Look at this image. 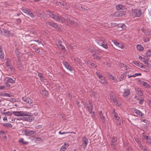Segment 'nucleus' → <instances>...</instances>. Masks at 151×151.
Listing matches in <instances>:
<instances>
[{
	"mask_svg": "<svg viewBox=\"0 0 151 151\" xmlns=\"http://www.w3.org/2000/svg\"><path fill=\"white\" fill-rule=\"evenodd\" d=\"M48 14L51 18L55 19L56 21L61 22H64L66 21L68 24H70L74 25V26H77L78 24L77 23L74 21L71 20L68 17H66V19H64V16H62V18L58 14H54L52 12H49L48 13Z\"/></svg>",
	"mask_w": 151,
	"mask_h": 151,
	"instance_id": "nucleus-1",
	"label": "nucleus"
},
{
	"mask_svg": "<svg viewBox=\"0 0 151 151\" xmlns=\"http://www.w3.org/2000/svg\"><path fill=\"white\" fill-rule=\"evenodd\" d=\"M13 113L16 116H30L31 112L26 111H14Z\"/></svg>",
	"mask_w": 151,
	"mask_h": 151,
	"instance_id": "nucleus-2",
	"label": "nucleus"
},
{
	"mask_svg": "<svg viewBox=\"0 0 151 151\" xmlns=\"http://www.w3.org/2000/svg\"><path fill=\"white\" fill-rule=\"evenodd\" d=\"M24 134L27 136H30L33 135L36 133V132L33 130H31L28 129H26L23 131Z\"/></svg>",
	"mask_w": 151,
	"mask_h": 151,
	"instance_id": "nucleus-3",
	"label": "nucleus"
},
{
	"mask_svg": "<svg viewBox=\"0 0 151 151\" xmlns=\"http://www.w3.org/2000/svg\"><path fill=\"white\" fill-rule=\"evenodd\" d=\"M82 141L83 142L81 146L84 149H85L88 143V139L86 137H84L82 138Z\"/></svg>",
	"mask_w": 151,
	"mask_h": 151,
	"instance_id": "nucleus-4",
	"label": "nucleus"
},
{
	"mask_svg": "<svg viewBox=\"0 0 151 151\" xmlns=\"http://www.w3.org/2000/svg\"><path fill=\"white\" fill-rule=\"evenodd\" d=\"M30 116H24V118H23L24 121H26L29 122H31L32 120L34 119V117L32 116V114L31 113Z\"/></svg>",
	"mask_w": 151,
	"mask_h": 151,
	"instance_id": "nucleus-5",
	"label": "nucleus"
},
{
	"mask_svg": "<svg viewBox=\"0 0 151 151\" xmlns=\"http://www.w3.org/2000/svg\"><path fill=\"white\" fill-rule=\"evenodd\" d=\"M133 15L137 17H139L142 15V12L140 10L134 9L133 12Z\"/></svg>",
	"mask_w": 151,
	"mask_h": 151,
	"instance_id": "nucleus-6",
	"label": "nucleus"
},
{
	"mask_svg": "<svg viewBox=\"0 0 151 151\" xmlns=\"http://www.w3.org/2000/svg\"><path fill=\"white\" fill-rule=\"evenodd\" d=\"M22 100L26 103L30 104L33 102V101L30 98L27 97H23L22 98Z\"/></svg>",
	"mask_w": 151,
	"mask_h": 151,
	"instance_id": "nucleus-7",
	"label": "nucleus"
},
{
	"mask_svg": "<svg viewBox=\"0 0 151 151\" xmlns=\"http://www.w3.org/2000/svg\"><path fill=\"white\" fill-rule=\"evenodd\" d=\"M63 64L65 68L70 71H72L73 69L71 66L69 64L65 61H63Z\"/></svg>",
	"mask_w": 151,
	"mask_h": 151,
	"instance_id": "nucleus-8",
	"label": "nucleus"
},
{
	"mask_svg": "<svg viewBox=\"0 0 151 151\" xmlns=\"http://www.w3.org/2000/svg\"><path fill=\"white\" fill-rule=\"evenodd\" d=\"M45 23L47 25H49L55 28H57L58 27V25L56 24L53 23L51 22H47Z\"/></svg>",
	"mask_w": 151,
	"mask_h": 151,
	"instance_id": "nucleus-9",
	"label": "nucleus"
},
{
	"mask_svg": "<svg viewBox=\"0 0 151 151\" xmlns=\"http://www.w3.org/2000/svg\"><path fill=\"white\" fill-rule=\"evenodd\" d=\"M69 144L66 142H65L64 143V145H63L61 147L60 151H65L66 150L67 148L69 146Z\"/></svg>",
	"mask_w": 151,
	"mask_h": 151,
	"instance_id": "nucleus-10",
	"label": "nucleus"
},
{
	"mask_svg": "<svg viewBox=\"0 0 151 151\" xmlns=\"http://www.w3.org/2000/svg\"><path fill=\"white\" fill-rule=\"evenodd\" d=\"M130 93V90L129 89H125L124 90L123 96L124 97L128 96Z\"/></svg>",
	"mask_w": 151,
	"mask_h": 151,
	"instance_id": "nucleus-11",
	"label": "nucleus"
},
{
	"mask_svg": "<svg viewBox=\"0 0 151 151\" xmlns=\"http://www.w3.org/2000/svg\"><path fill=\"white\" fill-rule=\"evenodd\" d=\"M127 12L125 11H121L117 12L116 13L118 17H122L125 15Z\"/></svg>",
	"mask_w": 151,
	"mask_h": 151,
	"instance_id": "nucleus-12",
	"label": "nucleus"
},
{
	"mask_svg": "<svg viewBox=\"0 0 151 151\" xmlns=\"http://www.w3.org/2000/svg\"><path fill=\"white\" fill-rule=\"evenodd\" d=\"M89 104L88 105L87 107L88 109V111L90 113H94L92 111V110L93 109V106L91 104V102L90 101H89Z\"/></svg>",
	"mask_w": 151,
	"mask_h": 151,
	"instance_id": "nucleus-13",
	"label": "nucleus"
},
{
	"mask_svg": "<svg viewBox=\"0 0 151 151\" xmlns=\"http://www.w3.org/2000/svg\"><path fill=\"white\" fill-rule=\"evenodd\" d=\"M143 138L144 139L147 140L148 143L151 145V139L147 135H144L143 136Z\"/></svg>",
	"mask_w": 151,
	"mask_h": 151,
	"instance_id": "nucleus-14",
	"label": "nucleus"
},
{
	"mask_svg": "<svg viewBox=\"0 0 151 151\" xmlns=\"http://www.w3.org/2000/svg\"><path fill=\"white\" fill-rule=\"evenodd\" d=\"M5 78L7 82L13 84L15 82V80L13 79L12 78L6 77Z\"/></svg>",
	"mask_w": 151,
	"mask_h": 151,
	"instance_id": "nucleus-15",
	"label": "nucleus"
},
{
	"mask_svg": "<svg viewBox=\"0 0 151 151\" xmlns=\"http://www.w3.org/2000/svg\"><path fill=\"white\" fill-rule=\"evenodd\" d=\"M134 111L135 113L140 117L142 116L144 114L142 112L136 109H134Z\"/></svg>",
	"mask_w": 151,
	"mask_h": 151,
	"instance_id": "nucleus-16",
	"label": "nucleus"
},
{
	"mask_svg": "<svg viewBox=\"0 0 151 151\" xmlns=\"http://www.w3.org/2000/svg\"><path fill=\"white\" fill-rule=\"evenodd\" d=\"M114 44L117 46L118 47L122 49H124V46L123 44L121 43H118L117 42H115Z\"/></svg>",
	"mask_w": 151,
	"mask_h": 151,
	"instance_id": "nucleus-17",
	"label": "nucleus"
},
{
	"mask_svg": "<svg viewBox=\"0 0 151 151\" xmlns=\"http://www.w3.org/2000/svg\"><path fill=\"white\" fill-rule=\"evenodd\" d=\"M133 63L136 65L140 68L143 67V64L141 63H138L137 61H133Z\"/></svg>",
	"mask_w": 151,
	"mask_h": 151,
	"instance_id": "nucleus-18",
	"label": "nucleus"
},
{
	"mask_svg": "<svg viewBox=\"0 0 151 151\" xmlns=\"http://www.w3.org/2000/svg\"><path fill=\"white\" fill-rule=\"evenodd\" d=\"M3 126L5 128H12V124L9 123H5L3 124Z\"/></svg>",
	"mask_w": 151,
	"mask_h": 151,
	"instance_id": "nucleus-19",
	"label": "nucleus"
},
{
	"mask_svg": "<svg viewBox=\"0 0 151 151\" xmlns=\"http://www.w3.org/2000/svg\"><path fill=\"white\" fill-rule=\"evenodd\" d=\"M141 84H142L143 86H145L147 88H149L150 86L147 82H145L144 81H141Z\"/></svg>",
	"mask_w": 151,
	"mask_h": 151,
	"instance_id": "nucleus-20",
	"label": "nucleus"
},
{
	"mask_svg": "<svg viewBox=\"0 0 151 151\" xmlns=\"http://www.w3.org/2000/svg\"><path fill=\"white\" fill-rule=\"evenodd\" d=\"M7 66L8 67V68L10 69L12 73H14L15 69L13 66L10 65H9L7 64Z\"/></svg>",
	"mask_w": 151,
	"mask_h": 151,
	"instance_id": "nucleus-21",
	"label": "nucleus"
},
{
	"mask_svg": "<svg viewBox=\"0 0 151 151\" xmlns=\"http://www.w3.org/2000/svg\"><path fill=\"white\" fill-rule=\"evenodd\" d=\"M111 101L114 102V104L117 105V106H119L120 105V103L116 99H113Z\"/></svg>",
	"mask_w": 151,
	"mask_h": 151,
	"instance_id": "nucleus-22",
	"label": "nucleus"
},
{
	"mask_svg": "<svg viewBox=\"0 0 151 151\" xmlns=\"http://www.w3.org/2000/svg\"><path fill=\"white\" fill-rule=\"evenodd\" d=\"M148 58H142V59H140V60L145 64H148Z\"/></svg>",
	"mask_w": 151,
	"mask_h": 151,
	"instance_id": "nucleus-23",
	"label": "nucleus"
},
{
	"mask_svg": "<svg viewBox=\"0 0 151 151\" xmlns=\"http://www.w3.org/2000/svg\"><path fill=\"white\" fill-rule=\"evenodd\" d=\"M1 95L3 96H7L10 97L12 96V95L8 93H4L1 94Z\"/></svg>",
	"mask_w": 151,
	"mask_h": 151,
	"instance_id": "nucleus-24",
	"label": "nucleus"
},
{
	"mask_svg": "<svg viewBox=\"0 0 151 151\" xmlns=\"http://www.w3.org/2000/svg\"><path fill=\"white\" fill-rule=\"evenodd\" d=\"M137 49L139 51H141L143 49V47L141 45H138L137 46Z\"/></svg>",
	"mask_w": 151,
	"mask_h": 151,
	"instance_id": "nucleus-25",
	"label": "nucleus"
},
{
	"mask_svg": "<svg viewBox=\"0 0 151 151\" xmlns=\"http://www.w3.org/2000/svg\"><path fill=\"white\" fill-rule=\"evenodd\" d=\"M117 138L116 137H113L111 140L110 144H117Z\"/></svg>",
	"mask_w": 151,
	"mask_h": 151,
	"instance_id": "nucleus-26",
	"label": "nucleus"
},
{
	"mask_svg": "<svg viewBox=\"0 0 151 151\" xmlns=\"http://www.w3.org/2000/svg\"><path fill=\"white\" fill-rule=\"evenodd\" d=\"M126 7L125 6H124L119 4L118 5V7L117 6V10L123 9H125Z\"/></svg>",
	"mask_w": 151,
	"mask_h": 151,
	"instance_id": "nucleus-27",
	"label": "nucleus"
},
{
	"mask_svg": "<svg viewBox=\"0 0 151 151\" xmlns=\"http://www.w3.org/2000/svg\"><path fill=\"white\" fill-rule=\"evenodd\" d=\"M119 65L121 68L124 67L125 69L127 70V66H126L125 64L123 63H120Z\"/></svg>",
	"mask_w": 151,
	"mask_h": 151,
	"instance_id": "nucleus-28",
	"label": "nucleus"
},
{
	"mask_svg": "<svg viewBox=\"0 0 151 151\" xmlns=\"http://www.w3.org/2000/svg\"><path fill=\"white\" fill-rule=\"evenodd\" d=\"M92 56L94 59L98 60H100L101 59V57H100L98 56L95 54H93Z\"/></svg>",
	"mask_w": 151,
	"mask_h": 151,
	"instance_id": "nucleus-29",
	"label": "nucleus"
},
{
	"mask_svg": "<svg viewBox=\"0 0 151 151\" xmlns=\"http://www.w3.org/2000/svg\"><path fill=\"white\" fill-rule=\"evenodd\" d=\"M19 142L20 143H21L23 144V145H26L28 143V142H24V139L21 138L19 140Z\"/></svg>",
	"mask_w": 151,
	"mask_h": 151,
	"instance_id": "nucleus-30",
	"label": "nucleus"
},
{
	"mask_svg": "<svg viewBox=\"0 0 151 151\" xmlns=\"http://www.w3.org/2000/svg\"><path fill=\"white\" fill-rule=\"evenodd\" d=\"M151 55V51L148 50L145 53V56L147 57H150Z\"/></svg>",
	"mask_w": 151,
	"mask_h": 151,
	"instance_id": "nucleus-31",
	"label": "nucleus"
},
{
	"mask_svg": "<svg viewBox=\"0 0 151 151\" xmlns=\"http://www.w3.org/2000/svg\"><path fill=\"white\" fill-rule=\"evenodd\" d=\"M96 42L100 46H101V45H102V44L104 43V41L103 40H96Z\"/></svg>",
	"mask_w": 151,
	"mask_h": 151,
	"instance_id": "nucleus-32",
	"label": "nucleus"
},
{
	"mask_svg": "<svg viewBox=\"0 0 151 151\" xmlns=\"http://www.w3.org/2000/svg\"><path fill=\"white\" fill-rule=\"evenodd\" d=\"M0 135L1 137L4 138H6V136L5 133L3 131H1L0 132Z\"/></svg>",
	"mask_w": 151,
	"mask_h": 151,
	"instance_id": "nucleus-33",
	"label": "nucleus"
},
{
	"mask_svg": "<svg viewBox=\"0 0 151 151\" xmlns=\"http://www.w3.org/2000/svg\"><path fill=\"white\" fill-rule=\"evenodd\" d=\"M111 147L114 150H116V146L117 145V144H111Z\"/></svg>",
	"mask_w": 151,
	"mask_h": 151,
	"instance_id": "nucleus-34",
	"label": "nucleus"
},
{
	"mask_svg": "<svg viewBox=\"0 0 151 151\" xmlns=\"http://www.w3.org/2000/svg\"><path fill=\"white\" fill-rule=\"evenodd\" d=\"M102 45H101V46L102 47L106 49H107L108 48V45L106 44L105 42H104V43L102 44Z\"/></svg>",
	"mask_w": 151,
	"mask_h": 151,
	"instance_id": "nucleus-35",
	"label": "nucleus"
},
{
	"mask_svg": "<svg viewBox=\"0 0 151 151\" xmlns=\"http://www.w3.org/2000/svg\"><path fill=\"white\" fill-rule=\"evenodd\" d=\"M7 31L6 29H1V28L0 27V34H3V33H6L7 32Z\"/></svg>",
	"mask_w": 151,
	"mask_h": 151,
	"instance_id": "nucleus-36",
	"label": "nucleus"
},
{
	"mask_svg": "<svg viewBox=\"0 0 151 151\" xmlns=\"http://www.w3.org/2000/svg\"><path fill=\"white\" fill-rule=\"evenodd\" d=\"M100 82L102 84L104 85H106L107 83L105 78H104V79H103V80H101Z\"/></svg>",
	"mask_w": 151,
	"mask_h": 151,
	"instance_id": "nucleus-37",
	"label": "nucleus"
},
{
	"mask_svg": "<svg viewBox=\"0 0 151 151\" xmlns=\"http://www.w3.org/2000/svg\"><path fill=\"white\" fill-rule=\"evenodd\" d=\"M35 142L37 143H39L40 142L42 141V139L40 137L37 138L35 139Z\"/></svg>",
	"mask_w": 151,
	"mask_h": 151,
	"instance_id": "nucleus-38",
	"label": "nucleus"
},
{
	"mask_svg": "<svg viewBox=\"0 0 151 151\" xmlns=\"http://www.w3.org/2000/svg\"><path fill=\"white\" fill-rule=\"evenodd\" d=\"M28 15H29L30 17L32 18L35 17V16L33 13L30 11H29V13L28 14Z\"/></svg>",
	"mask_w": 151,
	"mask_h": 151,
	"instance_id": "nucleus-39",
	"label": "nucleus"
},
{
	"mask_svg": "<svg viewBox=\"0 0 151 151\" xmlns=\"http://www.w3.org/2000/svg\"><path fill=\"white\" fill-rule=\"evenodd\" d=\"M116 123L117 124L119 125H121V120L119 118H117L116 119Z\"/></svg>",
	"mask_w": 151,
	"mask_h": 151,
	"instance_id": "nucleus-40",
	"label": "nucleus"
},
{
	"mask_svg": "<svg viewBox=\"0 0 151 151\" xmlns=\"http://www.w3.org/2000/svg\"><path fill=\"white\" fill-rule=\"evenodd\" d=\"M143 40L145 42H147L150 41V38L149 37H144Z\"/></svg>",
	"mask_w": 151,
	"mask_h": 151,
	"instance_id": "nucleus-41",
	"label": "nucleus"
},
{
	"mask_svg": "<svg viewBox=\"0 0 151 151\" xmlns=\"http://www.w3.org/2000/svg\"><path fill=\"white\" fill-rule=\"evenodd\" d=\"M4 54L3 51L0 52V58L1 59H3L4 58Z\"/></svg>",
	"mask_w": 151,
	"mask_h": 151,
	"instance_id": "nucleus-42",
	"label": "nucleus"
},
{
	"mask_svg": "<svg viewBox=\"0 0 151 151\" xmlns=\"http://www.w3.org/2000/svg\"><path fill=\"white\" fill-rule=\"evenodd\" d=\"M23 12L26 14H28V13H29V12L30 10H27L26 9H23L22 10Z\"/></svg>",
	"mask_w": 151,
	"mask_h": 151,
	"instance_id": "nucleus-43",
	"label": "nucleus"
},
{
	"mask_svg": "<svg viewBox=\"0 0 151 151\" xmlns=\"http://www.w3.org/2000/svg\"><path fill=\"white\" fill-rule=\"evenodd\" d=\"M145 34L146 35H151V32L145 30Z\"/></svg>",
	"mask_w": 151,
	"mask_h": 151,
	"instance_id": "nucleus-44",
	"label": "nucleus"
},
{
	"mask_svg": "<svg viewBox=\"0 0 151 151\" xmlns=\"http://www.w3.org/2000/svg\"><path fill=\"white\" fill-rule=\"evenodd\" d=\"M112 80H113V82H114L115 83H117L118 82V80L116 78V77L114 76V78H112L111 79Z\"/></svg>",
	"mask_w": 151,
	"mask_h": 151,
	"instance_id": "nucleus-45",
	"label": "nucleus"
},
{
	"mask_svg": "<svg viewBox=\"0 0 151 151\" xmlns=\"http://www.w3.org/2000/svg\"><path fill=\"white\" fill-rule=\"evenodd\" d=\"M138 89H139V88L138 89V90H136V91H137L138 93L140 95H141V96L143 94V93H142V91L141 90H140L138 91Z\"/></svg>",
	"mask_w": 151,
	"mask_h": 151,
	"instance_id": "nucleus-46",
	"label": "nucleus"
},
{
	"mask_svg": "<svg viewBox=\"0 0 151 151\" xmlns=\"http://www.w3.org/2000/svg\"><path fill=\"white\" fill-rule=\"evenodd\" d=\"M72 133V132H62L61 131H60L59 132V133L60 134H67V133Z\"/></svg>",
	"mask_w": 151,
	"mask_h": 151,
	"instance_id": "nucleus-47",
	"label": "nucleus"
},
{
	"mask_svg": "<svg viewBox=\"0 0 151 151\" xmlns=\"http://www.w3.org/2000/svg\"><path fill=\"white\" fill-rule=\"evenodd\" d=\"M113 114L114 115V118H115V119L117 118H119V117L117 116V114L116 112L115 113V114Z\"/></svg>",
	"mask_w": 151,
	"mask_h": 151,
	"instance_id": "nucleus-48",
	"label": "nucleus"
},
{
	"mask_svg": "<svg viewBox=\"0 0 151 151\" xmlns=\"http://www.w3.org/2000/svg\"><path fill=\"white\" fill-rule=\"evenodd\" d=\"M19 116V117H18L17 118V119L18 120H20V119L24 120V119H23V118H24V116Z\"/></svg>",
	"mask_w": 151,
	"mask_h": 151,
	"instance_id": "nucleus-49",
	"label": "nucleus"
},
{
	"mask_svg": "<svg viewBox=\"0 0 151 151\" xmlns=\"http://www.w3.org/2000/svg\"><path fill=\"white\" fill-rule=\"evenodd\" d=\"M7 82H5L4 83V84L5 85V87L6 86L7 87H10V85Z\"/></svg>",
	"mask_w": 151,
	"mask_h": 151,
	"instance_id": "nucleus-50",
	"label": "nucleus"
},
{
	"mask_svg": "<svg viewBox=\"0 0 151 151\" xmlns=\"http://www.w3.org/2000/svg\"><path fill=\"white\" fill-rule=\"evenodd\" d=\"M100 116L102 119H103L104 120H105V118L103 115V114H100Z\"/></svg>",
	"mask_w": 151,
	"mask_h": 151,
	"instance_id": "nucleus-51",
	"label": "nucleus"
},
{
	"mask_svg": "<svg viewBox=\"0 0 151 151\" xmlns=\"http://www.w3.org/2000/svg\"><path fill=\"white\" fill-rule=\"evenodd\" d=\"M57 41L58 42V43L59 44V46H62V41L61 40H58Z\"/></svg>",
	"mask_w": 151,
	"mask_h": 151,
	"instance_id": "nucleus-52",
	"label": "nucleus"
},
{
	"mask_svg": "<svg viewBox=\"0 0 151 151\" xmlns=\"http://www.w3.org/2000/svg\"><path fill=\"white\" fill-rule=\"evenodd\" d=\"M99 78L100 80V81L102 80H103V79H104L105 77L104 76H103V75H101V76H99Z\"/></svg>",
	"mask_w": 151,
	"mask_h": 151,
	"instance_id": "nucleus-53",
	"label": "nucleus"
},
{
	"mask_svg": "<svg viewBox=\"0 0 151 151\" xmlns=\"http://www.w3.org/2000/svg\"><path fill=\"white\" fill-rule=\"evenodd\" d=\"M91 65L93 68H96L97 65L94 63H92L91 64Z\"/></svg>",
	"mask_w": 151,
	"mask_h": 151,
	"instance_id": "nucleus-54",
	"label": "nucleus"
},
{
	"mask_svg": "<svg viewBox=\"0 0 151 151\" xmlns=\"http://www.w3.org/2000/svg\"><path fill=\"white\" fill-rule=\"evenodd\" d=\"M5 88V86H0V90H3Z\"/></svg>",
	"mask_w": 151,
	"mask_h": 151,
	"instance_id": "nucleus-55",
	"label": "nucleus"
},
{
	"mask_svg": "<svg viewBox=\"0 0 151 151\" xmlns=\"http://www.w3.org/2000/svg\"><path fill=\"white\" fill-rule=\"evenodd\" d=\"M120 78L122 79V80H123L125 78V76L124 74H122L121 75Z\"/></svg>",
	"mask_w": 151,
	"mask_h": 151,
	"instance_id": "nucleus-56",
	"label": "nucleus"
},
{
	"mask_svg": "<svg viewBox=\"0 0 151 151\" xmlns=\"http://www.w3.org/2000/svg\"><path fill=\"white\" fill-rule=\"evenodd\" d=\"M96 74L97 76L98 77H99V76H101V75H102V74H101V73L100 74L98 72H96Z\"/></svg>",
	"mask_w": 151,
	"mask_h": 151,
	"instance_id": "nucleus-57",
	"label": "nucleus"
},
{
	"mask_svg": "<svg viewBox=\"0 0 151 151\" xmlns=\"http://www.w3.org/2000/svg\"><path fill=\"white\" fill-rule=\"evenodd\" d=\"M6 115L7 116H11L12 115V113L9 111L6 112Z\"/></svg>",
	"mask_w": 151,
	"mask_h": 151,
	"instance_id": "nucleus-58",
	"label": "nucleus"
},
{
	"mask_svg": "<svg viewBox=\"0 0 151 151\" xmlns=\"http://www.w3.org/2000/svg\"><path fill=\"white\" fill-rule=\"evenodd\" d=\"M75 60L78 62V63H80V59L76 58L75 59Z\"/></svg>",
	"mask_w": 151,
	"mask_h": 151,
	"instance_id": "nucleus-59",
	"label": "nucleus"
},
{
	"mask_svg": "<svg viewBox=\"0 0 151 151\" xmlns=\"http://www.w3.org/2000/svg\"><path fill=\"white\" fill-rule=\"evenodd\" d=\"M135 76H141L142 74L141 73H136L135 74Z\"/></svg>",
	"mask_w": 151,
	"mask_h": 151,
	"instance_id": "nucleus-60",
	"label": "nucleus"
},
{
	"mask_svg": "<svg viewBox=\"0 0 151 151\" xmlns=\"http://www.w3.org/2000/svg\"><path fill=\"white\" fill-rule=\"evenodd\" d=\"M144 100L143 99H141L139 102V104H142Z\"/></svg>",
	"mask_w": 151,
	"mask_h": 151,
	"instance_id": "nucleus-61",
	"label": "nucleus"
},
{
	"mask_svg": "<svg viewBox=\"0 0 151 151\" xmlns=\"http://www.w3.org/2000/svg\"><path fill=\"white\" fill-rule=\"evenodd\" d=\"M59 47H60V48L63 50H64L65 49V47L64 46L62 45V46H59Z\"/></svg>",
	"mask_w": 151,
	"mask_h": 151,
	"instance_id": "nucleus-62",
	"label": "nucleus"
},
{
	"mask_svg": "<svg viewBox=\"0 0 151 151\" xmlns=\"http://www.w3.org/2000/svg\"><path fill=\"white\" fill-rule=\"evenodd\" d=\"M38 76L40 78H41L42 77V75L41 73H38Z\"/></svg>",
	"mask_w": 151,
	"mask_h": 151,
	"instance_id": "nucleus-63",
	"label": "nucleus"
},
{
	"mask_svg": "<svg viewBox=\"0 0 151 151\" xmlns=\"http://www.w3.org/2000/svg\"><path fill=\"white\" fill-rule=\"evenodd\" d=\"M107 75L108 76V78L110 76L112 75L110 73L107 72L106 73Z\"/></svg>",
	"mask_w": 151,
	"mask_h": 151,
	"instance_id": "nucleus-64",
	"label": "nucleus"
}]
</instances>
